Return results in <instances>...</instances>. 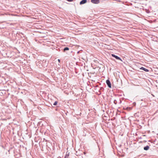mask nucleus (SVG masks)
<instances>
[{"instance_id": "obj_16", "label": "nucleus", "mask_w": 158, "mask_h": 158, "mask_svg": "<svg viewBox=\"0 0 158 158\" xmlns=\"http://www.w3.org/2000/svg\"><path fill=\"white\" fill-rule=\"evenodd\" d=\"M102 89H103V88H101V90Z\"/></svg>"}, {"instance_id": "obj_3", "label": "nucleus", "mask_w": 158, "mask_h": 158, "mask_svg": "<svg viewBox=\"0 0 158 158\" xmlns=\"http://www.w3.org/2000/svg\"><path fill=\"white\" fill-rule=\"evenodd\" d=\"M91 2L94 4H98L100 2L99 0H91Z\"/></svg>"}, {"instance_id": "obj_2", "label": "nucleus", "mask_w": 158, "mask_h": 158, "mask_svg": "<svg viewBox=\"0 0 158 158\" xmlns=\"http://www.w3.org/2000/svg\"><path fill=\"white\" fill-rule=\"evenodd\" d=\"M111 56H112L115 58L117 60H120L121 61H122V59L119 57L118 56H117L115 55L114 54H111Z\"/></svg>"}, {"instance_id": "obj_14", "label": "nucleus", "mask_w": 158, "mask_h": 158, "mask_svg": "<svg viewBox=\"0 0 158 158\" xmlns=\"http://www.w3.org/2000/svg\"><path fill=\"white\" fill-rule=\"evenodd\" d=\"M69 156V155H66L64 157V158H66V157L67 156Z\"/></svg>"}, {"instance_id": "obj_9", "label": "nucleus", "mask_w": 158, "mask_h": 158, "mask_svg": "<svg viewBox=\"0 0 158 158\" xmlns=\"http://www.w3.org/2000/svg\"><path fill=\"white\" fill-rule=\"evenodd\" d=\"M138 114H139V113H135L134 114V116H135V117H138L139 116Z\"/></svg>"}, {"instance_id": "obj_8", "label": "nucleus", "mask_w": 158, "mask_h": 158, "mask_svg": "<svg viewBox=\"0 0 158 158\" xmlns=\"http://www.w3.org/2000/svg\"><path fill=\"white\" fill-rule=\"evenodd\" d=\"M69 48L68 47H66L64 48V51H65L67 50H69Z\"/></svg>"}, {"instance_id": "obj_1", "label": "nucleus", "mask_w": 158, "mask_h": 158, "mask_svg": "<svg viewBox=\"0 0 158 158\" xmlns=\"http://www.w3.org/2000/svg\"><path fill=\"white\" fill-rule=\"evenodd\" d=\"M106 83L108 86L109 88H111V82L109 80H106Z\"/></svg>"}, {"instance_id": "obj_6", "label": "nucleus", "mask_w": 158, "mask_h": 158, "mask_svg": "<svg viewBox=\"0 0 158 158\" xmlns=\"http://www.w3.org/2000/svg\"><path fill=\"white\" fill-rule=\"evenodd\" d=\"M149 149V146L147 145L144 147L143 148V149L145 150H148Z\"/></svg>"}, {"instance_id": "obj_11", "label": "nucleus", "mask_w": 158, "mask_h": 158, "mask_svg": "<svg viewBox=\"0 0 158 158\" xmlns=\"http://www.w3.org/2000/svg\"><path fill=\"white\" fill-rule=\"evenodd\" d=\"M114 103L116 105L117 103V101L116 100H114Z\"/></svg>"}, {"instance_id": "obj_4", "label": "nucleus", "mask_w": 158, "mask_h": 158, "mask_svg": "<svg viewBox=\"0 0 158 158\" xmlns=\"http://www.w3.org/2000/svg\"><path fill=\"white\" fill-rule=\"evenodd\" d=\"M87 0H82L80 2V4L82 5L85 3L87 2Z\"/></svg>"}, {"instance_id": "obj_7", "label": "nucleus", "mask_w": 158, "mask_h": 158, "mask_svg": "<svg viewBox=\"0 0 158 158\" xmlns=\"http://www.w3.org/2000/svg\"><path fill=\"white\" fill-rule=\"evenodd\" d=\"M125 109L128 111L132 109V107H127Z\"/></svg>"}, {"instance_id": "obj_13", "label": "nucleus", "mask_w": 158, "mask_h": 158, "mask_svg": "<svg viewBox=\"0 0 158 158\" xmlns=\"http://www.w3.org/2000/svg\"><path fill=\"white\" fill-rule=\"evenodd\" d=\"M66 0L69 2H71L73 1V0Z\"/></svg>"}, {"instance_id": "obj_15", "label": "nucleus", "mask_w": 158, "mask_h": 158, "mask_svg": "<svg viewBox=\"0 0 158 158\" xmlns=\"http://www.w3.org/2000/svg\"><path fill=\"white\" fill-rule=\"evenodd\" d=\"M58 61L59 62H60V59H58Z\"/></svg>"}, {"instance_id": "obj_12", "label": "nucleus", "mask_w": 158, "mask_h": 158, "mask_svg": "<svg viewBox=\"0 0 158 158\" xmlns=\"http://www.w3.org/2000/svg\"><path fill=\"white\" fill-rule=\"evenodd\" d=\"M118 100H119V101H118V103L119 104H121V103L122 102V101H121V100H120V99H118Z\"/></svg>"}, {"instance_id": "obj_5", "label": "nucleus", "mask_w": 158, "mask_h": 158, "mask_svg": "<svg viewBox=\"0 0 158 158\" xmlns=\"http://www.w3.org/2000/svg\"><path fill=\"white\" fill-rule=\"evenodd\" d=\"M140 69L142 70H143L144 71L146 72H148L149 71L148 69H146L143 67H141V68H140Z\"/></svg>"}, {"instance_id": "obj_10", "label": "nucleus", "mask_w": 158, "mask_h": 158, "mask_svg": "<svg viewBox=\"0 0 158 158\" xmlns=\"http://www.w3.org/2000/svg\"><path fill=\"white\" fill-rule=\"evenodd\" d=\"M58 103V102L57 101H56L53 104V105L54 106H56Z\"/></svg>"}]
</instances>
